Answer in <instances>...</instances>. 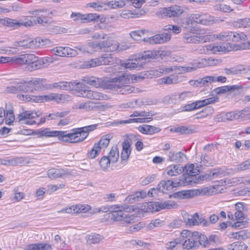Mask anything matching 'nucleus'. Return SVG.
<instances>
[{
    "label": "nucleus",
    "mask_w": 250,
    "mask_h": 250,
    "mask_svg": "<svg viewBox=\"0 0 250 250\" xmlns=\"http://www.w3.org/2000/svg\"><path fill=\"white\" fill-rule=\"evenodd\" d=\"M97 124L92 125L72 130L71 133L66 131H51L50 128H40L35 130L34 134L39 138L58 137L59 140L65 142L77 143L83 141L88 135L89 132L95 130Z\"/></svg>",
    "instance_id": "f257e3e1"
},
{
    "label": "nucleus",
    "mask_w": 250,
    "mask_h": 250,
    "mask_svg": "<svg viewBox=\"0 0 250 250\" xmlns=\"http://www.w3.org/2000/svg\"><path fill=\"white\" fill-rule=\"evenodd\" d=\"M16 63L18 64H27L28 70L32 71L44 67L45 61L47 59H40L32 54H21L16 60Z\"/></svg>",
    "instance_id": "f03ea898"
},
{
    "label": "nucleus",
    "mask_w": 250,
    "mask_h": 250,
    "mask_svg": "<svg viewBox=\"0 0 250 250\" xmlns=\"http://www.w3.org/2000/svg\"><path fill=\"white\" fill-rule=\"evenodd\" d=\"M202 29L196 24L188 26V43H202L212 42L215 39L214 35H200Z\"/></svg>",
    "instance_id": "7ed1b4c3"
},
{
    "label": "nucleus",
    "mask_w": 250,
    "mask_h": 250,
    "mask_svg": "<svg viewBox=\"0 0 250 250\" xmlns=\"http://www.w3.org/2000/svg\"><path fill=\"white\" fill-rule=\"evenodd\" d=\"M217 20L213 16L208 14H192L188 17V26H193L194 23L204 25H210L214 23Z\"/></svg>",
    "instance_id": "20e7f679"
},
{
    "label": "nucleus",
    "mask_w": 250,
    "mask_h": 250,
    "mask_svg": "<svg viewBox=\"0 0 250 250\" xmlns=\"http://www.w3.org/2000/svg\"><path fill=\"white\" fill-rule=\"evenodd\" d=\"M35 21L27 20L23 21L21 20L17 21L9 18H0V24L4 26L12 28L13 29H16L21 26L29 27L32 26L35 23Z\"/></svg>",
    "instance_id": "39448f33"
},
{
    "label": "nucleus",
    "mask_w": 250,
    "mask_h": 250,
    "mask_svg": "<svg viewBox=\"0 0 250 250\" xmlns=\"http://www.w3.org/2000/svg\"><path fill=\"white\" fill-rule=\"evenodd\" d=\"M143 63H141L139 60L136 59L134 62H128L126 63H122L121 64L114 65L112 66L108 67L106 68V72L115 74L120 72L122 67L130 70H140L143 67Z\"/></svg>",
    "instance_id": "423d86ee"
},
{
    "label": "nucleus",
    "mask_w": 250,
    "mask_h": 250,
    "mask_svg": "<svg viewBox=\"0 0 250 250\" xmlns=\"http://www.w3.org/2000/svg\"><path fill=\"white\" fill-rule=\"evenodd\" d=\"M41 114L31 110H26L18 114L16 118L15 122L21 124L34 125L36 124L35 118L40 117Z\"/></svg>",
    "instance_id": "0eeeda50"
},
{
    "label": "nucleus",
    "mask_w": 250,
    "mask_h": 250,
    "mask_svg": "<svg viewBox=\"0 0 250 250\" xmlns=\"http://www.w3.org/2000/svg\"><path fill=\"white\" fill-rule=\"evenodd\" d=\"M188 164H186L184 167L182 166L180 164L173 165L168 166L166 169V171L167 173L170 176H176L184 172L181 179L185 181V183H187V179L188 178Z\"/></svg>",
    "instance_id": "6e6552de"
},
{
    "label": "nucleus",
    "mask_w": 250,
    "mask_h": 250,
    "mask_svg": "<svg viewBox=\"0 0 250 250\" xmlns=\"http://www.w3.org/2000/svg\"><path fill=\"white\" fill-rule=\"evenodd\" d=\"M143 209L146 212H154L158 211L163 209H170L172 207V205L167 202L164 203L159 202H146L142 206Z\"/></svg>",
    "instance_id": "1a4fd4ad"
},
{
    "label": "nucleus",
    "mask_w": 250,
    "mask_h": 250,
    "mask_svg": "<svg viewBox=\"0 0 250 250\" xmlns=\"http://www.w3.org/2000/svg\"><path fill=\"white\" fill-rule=\"evenodd\" d=\"M186 184L182 179H179L178 181H173L172 180H162L158 185V188L159 191L163 193H167L173 189L174 188L181 186H185Z\"/></svg>",
    "instance_id": "9d476101"
},
{
    "label": "nucleus",
    "mask_w": 250,
    "mask_h": 250,
    "mask_svg": "<svg viewBox=\"0 0 250 250\" xmlns=\"http://www.w3.org/2000/svg\"><path fill=\"white\" fill-rule=\"evenodd\" d=\"M114 61V59L109 55L88 61L85 62V66L87 67H94L101 65H111Z\"/></svg>",
    "instance_id": "9b49d317"
},
{
    "label": "nucleus",
    "mask_w": 250,
    "mask_h": 250,
    "mask_svg": "<svg viewBox=\"0 0 250 250\" xmlns=\"http://www.w3.org/2000/svg\"><path fill=\"white\" fill-rule=\"evenodd\" d=\"M106 88L121 94H128L135 92L137 88L128 85H120L113 83L107 84Z\"/></svg>",
    "instance_id": "f8f14e48"
},
{
    "label": "nucleus",
    "mask_w": 250,
    "mask_h": 250,
    "mask_svg": "<svg viewBox=\"0 0 250 250\" xmlns=\"http://www.w3.org/2000/svg\"><path fill=\"white\" fill-rule=\"evenodd\" d=\"M197 168H194V165L193 164L188 165V187H193L196 185L201 183V178H200L199 169Z\"/></svg>",
    "instance_id": "ddd939ff"
},
{
    "label": "nucleus",
    "mask_w": 250,
    "mask_h": 250,
    "mask_svg": "<svg viewBox=\"0 0 250 250\" xmlns=\"http://www.w3.org/2000/svg\"><path fill=\"white\" fill-rule=\"evenodd\" d=\"M39 39H34L25 37L19 41L15 42L13 45L16 47H21L24 49L33 48L39 46Z\"/></svg>",
    "instance_id": "4468645a"
},
{
    "label": "nucleus",
    "mask_w": 250,
    "mask_h": 250,
    "mask_svg": "<svg viewBox=\"0 0 250 250\" xmlns=\"http://www.w3.org/2000/svg\"><path fill=\"white\" fill-rule=\"evenodd\" d=\"M103 40V41H100L101 50L105 52H114L118 49L119 43L113 40L111 37H105V39Z\"/></svg>",
    "instance_id": "2eb2a0df"
},
{
    "label": "nucleus",
    "mask_w": 250,
    "mask_h": 250,
    "mask_svg": "<svg viewBox=\"0 0 250 250\" xmlns=\"http://www.w3.org/2000/svg\"><path fill=\"white\" fill-rule=\"evenodd\" d=\"M171 36L167 33L157 34L150 38H144L143 41L146 43L151 44H161L168 41Z\"/></svg>",
    "instance_id": "dca6fc26"
},
{
    "label": "nucleus",
    "mask_w": 250,
    "mask_h": 250,
    "mask_svg": "<svg viewBox=\"0 0 250 250\" xmlns=\"http://www.w3.org/2000/svg\"><path fill=\"white\" fill-rule=\"evenodd\" d=\"M184 10L178 5H173L168 7L162 8L160 11L163 17H172L181 15Z\"/></svg>",
    "instance_id": "f3484780"
},
{
    "label": "nucleus",
    "mask_w": 250,
    "mask_h": 250,
    "mask_svg": "<svg viewBox=\"0 0 250 250\" xmlns=\"http://www.w3.org/2000/svg\"><path fill=\"white\" fill-rule=\"evenodd\" d=\"M19 99L25 101L29 102L31 101H35V102H42L43 101H53L54 97L53 96V93H51L47 95L34 96H31L28 94L24 95L21 94L18 96Z\"/></svg>",
    "instance_id": "a211bd4d"
},
{
    "label": "nucleus",
    "mask_w": 250,
    "mask_h": 250,
    "mask_svg": "<svg viewBox=\"0 0 250 250\" xmlns=\"http://www.w3.org/2000/svg\"><path fill=\"white\" fill-rule=\"evenodd\" d=\"M219 98L216 97L207 98L203 100L197 101L191 104H188V112H190L196 109L201 108L208 104H211L218 102Z\"/></svg>",
    "instance_id": "6ab92c4d"
},
{
    "label": "nucleus",
    "mask_w": 250,
    "mask_h": 250,
    "mask_svg": "<svg viewBox=\"0 0 250 250\" xmlns=\"http://www.w3.org/2000/svg\"><path fill=\"white\" fill-rule=\"evenodd\" d=\"M242 88L243 87L239 85H225L215 88L213 92L216 95H220L230 91L234 92V94L236 95L239 94V90Z\"/></svg>",
    "instance_id": "aec40b11"
},
{
    "label": "nucleus",
    "mask_w": 250,
    "mask_h": 250,
    "mask_svg": "<svg viewBox=\"0 0 250 250\" xmlns=\"http://www.w3.org/2000/svg\"><path fill=\"white\" fill-rule=\"evenodd\" d=\"M194 62H190L189 64L191 66L188 65V71H192L196 70L197 68H203L208 66L213 65L214 60L212 59H201L197 61H193Z\"/></svg>",
    "instance_id": "412c9836"
},
{
    "label": "nucleus",
    "mask_w": 250,
    "mask_h": 250,
    "mask_svg": "<svg viewBox=\"0 0 250 250\" xmlns=\"http://www.w3.org/2000/svg\"><path fill=\"white\" fill-rule=\"evenodd\" d=\"M6 90L9 93H15L17 91L28 92H32V88L30 87V85H28V83L21 82L17 83L15 85L8 86Z\"/></svg>",
    "instance_id": "4be33fe9"
},
{
    "label": "nucleus",
    "mask_w": 250,
    "mask_h": 250,
    "mask_svg": "<svg viewBox=\"0 0 250 250\" xmlns=\"http://www.w3.org/2000/svg\"><path fill=\"white\" fill-rule=\"evenodd\" d=\"M46 80L45 79L42 78H33L29 82H25L24 81V83H28V85H30V87L32 88V91H33V88L35 90H44L46 89V87H48L47 84H44V83L45 82Z\"/></svg>",
    "instance_id": "5701e85b"
},
{
    "label": "nucleus",
    "mask_w": 250,
    "mask_h": 250,
    "mask_svg": "<svg viewBox=\"0 0 250 250\" xmlns=\"http://www.w3.org/2000/svg\"><path fill=\"white\" fill-rule=\"evenodd\" d=\"M81 97L91 100H103L105 99L106 95L96 91L90 90L87 87L85 91H83L82 93Z\"/></svg>",
    "instance_id": "b1692460"
},
{
    "label": "nucleus",
    "mask_w": 250,
    "mask_h": 250,
    "mask_svg": "<svg viewBox=\"0 0 250 250\" xmlns=\"http://www.w3.org/2000/svg\"><path fill=\"white\" fill-rule=\"evenodd\" d=\"M108 216L109 218L114 221L123 220L126 223H131L129 219L130 217H128L123 211V209H120L118 211H113V213H108Z\"/></svg>",
    "instance_id": "393cba45"
},
{
    "label": "nucleus",
    "mask_w": 250,
    "mask_h": 250,
    "mask_svg": "<svg viewBox=\"0 0 250 250\" xmlns=\"http://www.w3.org/2000/svg\"><path fill=\"white\" fill-rule=\"evenodd\" d=\"M199 232L194 231L190 232L188 230V249H195L200 246V242L198 241Z\"/></svg>",
    "instance_id": "a878e982"
},
{
    "label": "nucleus",
    "mask_w": 250,
    "mask_h": 250,
    "mask_svg": "<svg viewBox=\"0 0 250 250\" xmlns=\"http://www.w3.org/2000/svg\"><path fill=\"white\" fill-rule=\"evenodd\" d=\"M146 197V193L144 191H137L134 193L128 195L125 199V202L127 203H134L138 202Z\"/></svg>",
    "instance_id": "bb28decb"
},
{
    "label": "nucleus",
    "mask_w": 250,
    "mask_h": 250,
    "mask_svg": "<svg viewBox=\"0 0 250 250\" xmlns=\"http://www.w3.org/2000/svg\"><path fill=\"white\" fill-rule=\"evenodd\" d=\"M203 223L204 226H208L209 223L202 216H200L198 213H195L191 216V218H188V226L198 225Z\"/></svg>",
    "instance_id": "cd10ccee"
},
{
    "label": "nucleus",
    "mask_w": 250,
    "mask_h": 250,
    "mask_svg": "<svg viewBox=\"0 0 250 250\" xmlns=\"http://www.w3.org/2000/svg\"><path fill=\"white\" fill-rule=\"evenodd\" d=\"M88 7H92L97 11H102L108 9L107 0H96L87 4Z\"/></svg>",
    "instance_id": "c85d7f7f"
},
{
    "label": "nucleus",
    "mask_w": 250,
    "mask_h": 250,
    "mask_svg": "<svg viewBox=\"0 0 250 250\" xmlns=\"http://www.w3.org/2000/svg\"><path fill=\"white\" fill-rule=\"evenodd\" d=\"M211 190L210 187L202 188L198 189H188V198H192L198 195H205L210 193Z\"/></svg>",
    "instance_id": "c756f323"
},
{
    "label": "nucleus",
    "mask_w": 250,
    "mask_h": 250,
    "mask_svg": "<svg viewBox=\"0 0 250 250\" xmlns=\"http://www.w3.org/2000/svg\"><path fill=\"white\" fill-rule=\"evenodd\" d=\"M156 55V52L154 50L145 51L139 55L138 60H139V61H140L141 63H143V65L146 62L149 61L150 59L155 58Z\"/></svg>",
    "instance_id": "7c9ffc66"
},
{
    "label": "nucleus",
    "mask_w": 250,
    "mask_h": 250,
    "mask_svg": "<svg viewBox=\"0 0 250 250\" xmlns=\"http://www.w3.org/2000/svg\"><path fill=\"white\" fill-rule=\"evenodd\" d=\"M48 87L46 89H52V88H59L62 90H69L73 88L70 83L66 82H60L58 83H54L52 84H47Z\"/></svg>",
    "instance_id": "2f4dec72"
},
{
    "label": "nucleus",
    "mask_w": 250,
    "mask_h": 250,
    "mask_svg": "<svg viewBox=\"0 0 250 250\" xmlns=\"http://www.w3.org/2000/svg\"><path fill=\"white\" fill-rule=\"evenodd\" d=\"M179 82L178 75L173 74L169 76L164 77L158 80L160 84H173L178 83Z\"/></svg>",
    "instance_id": "473e14b6"
},
{
    "label": "nucleus",
    "mask_w": 250,
    "mask_h": 250,
    "mask_svg": "<svg viewBox=\"0 0 250 250\" xmlns=\"http://www.w3.org/2000/svg\"><path fill=\"white\" fill-rule=\"evenodd\" d=\"M66 174L67 172L62 169L51 168L47 171L48 177L52 179L62 177Z\"/></svg>",
    "instance_id": "72a5a7b5"
},
{
    "label": "nucleus",
    "mask_w": 250,
    "mask_h": 250,
    "mask_svg": "<svg viewBox=\"0 0 250 250\" xmlns=\"http://www.w3.org/2000/svg\"><path fill=\"white\" fill-rule=\"evenodd\" d=\"M83 81L85 83L96 88L102 87L104 86V82L101 79L94 77H84Z\"/></svg>",
    "instance_id": "f704fd0d"
},
{
    "label": "nucleus",
    "mask_w": 250,
    "mask_h": 250,
    "mask_svg": "<svg viewBox=\"0 0 250 250\" xmlns=\"http://www.w3.org/2000/svg\"><path fill=\"white\" fill-rule=\"evenodd\" d=\"M186 240H181L180 238H177L174 241L168 242L165 245L166 249L167 250H172L177 245H182L184 249H188V244H186Z\"/></svg>",
    "instance_id": "c9c22d12"
},
{
    "label": "nucleus",
    "mask_w": 250,
    "mask_h": 250,
    "mask_svg": "<svg viewBox=\"0 0 250 250\" xmlns=\"http://www.w3.org/2000/svg\"><path fill=\"white\" fill-rule=\"evenodd\" d=\"M249 109V107H247L241 111L228 112L226 115V118L229 120L238 119L240 117H243L244 116V115H243L244 112H246L248 111Z\"/></svg>",
    "instance_id": "e433bc0d"
},
{
    "label": "nucleus",
    "mask_w": 250,
    "mask_h": 250,
    "mask_svg": "<svg viewBox=\"0 0 250 250\" xmlns=\"http://www.w3.org/2000/svg\"><path fill=\"white\" fill-rule=\"evenodd\" d=\"M103 239L104 237L102 235L91 233L87 236V242L89 244H96L99 243Z\"/></svg>",
    "instance_id": "4c0bfd02"
},
{
    "label": "nucleus",
    "mask_w": 250,
    "mask_h": 250,
    "mask_svg": "<svg viewBox=\"0 0 250 250\" xmlns=\"http://www.w3.org/2000/svg\"><path fill=\"white\" fill-rule=\"evenodd\" d=\"M73 88L70 90H75L78 93V96L81 97L82 93L85 91L87 86L81 83H70Z\"/></svg>",
    "instance_id": "58836bf2"
},
{
    "label": "nucleus",
    "mask_w": 250,
    "mask_h": 250,
    "mask_svg": "<svg viewBox=\"0 0 250 250\" xmlns=\"http://www.w3.org/2000/svg\"><path fill=\"white\" fill-rule=\"evenodd\" d=\"M247 39V35L243 32H230V41L234 42H238L242 40H245Z\"/></svg>",
    "instance_id": "ea45409f"
},
{
    "label": "nucleus",
    "mask_w": 250,
    "mask_h": 250,
    "mask_svg": "<svg viewBox=\"0 0 250 250\" xmlns=\"http://www.w3.org/2000/svg\"><path fill=\"white\" fill-rule=\"evenodd\" d=\"M224 45V43L219 45L210 44L208 45V47L210 49V53L215 54L217 52H225L227 51V48Z\"/></svg>",
    "instance_id": "a19ab883"
},
{
    "label": "nucleus",
    "mask_w": 250,
    "mask_h": 250,
    "mask_svg": "<svg viewBox=\"0 0 250 250\" xmlns=\"http://www.w3.org/2000/svg\"><path fill=\"white\" fill-rule=\"evenodd\" d=\"M169 160L170 161H174L176 162H180L183 160V157L186 156L182 152H177L174 153L172 152H170L169 153Z\"/></svg>",
    "instance_id": "79ce46f5"
},
{
    "label": "nucleus",
    "mask_w": 250,
    "mask_h": 250,
    "mask_svg": "<svg viewBox=\"0 0 250 250\" xmlns=\"http://www.w3.org/2000/svg\"><path fill=\"white\" fill-rule=\"evenodd\" d=\"M108 9L121 8L125 5V2L123 0L118 1H108Z\"/></svg>",
    "instance_id": "37998d69"
},
{
    "label": "nucleus",
    "mask_w": 250,
    "mask_h": 250,
    "mask_svg": "<svg viewBox=\"0 0 250 250\" xmlns=\"http://www.w3.org/2000/svg\"><path fill=\"white\" fill-rule=\"evenodd\" d=\"M119 154L118 148L116 146L112 147L109 153L108 158L111 159L112 163H115L117 162Z\"/></svg>",
    "instance_id": "c03bdc74"
},
{
    "label": "nucleus",
    "mask_w": 250,
    "mask_h": 250,
    "mask_svg": "<svg viewBox=\"0 0 250 250\" xmlns=\"http://www.w3.org/2000/svg\"><path fill=\"white\" fill-rule=\"evenodd\" d=\"M235 26L239 28H250V18H244L238 20L235 22Z\"/></svg>",
    "instance_id": "a18cd8bd"
},
{
    "label": "nucleus",
    "mask_w": 250,
    "mask_h": 250,
    "mask_svg": "<svg viewBox=\"0 0 250 250\" xmlns=\"http://www.w3.org/2000/svg\"><path fill=\"white\" fill-rule=\"evenodd\" d=\"M101 150V146H98V144H94L93 147L87 153V156L89 158L94 159L99 154Z\"/></svg>",
    "instance_id": "49530a36"
},
{
    "label": "nucleus",
    "mask_w": 250,
    "mask_h": 250,
    "mask_svg": "<svg viewBox=\"0 0 250 250\" xmlns=\"http://www.w3.org/2000/svg\"><path fill=\"white\" fill-rule=\"evenodd\" d=\"M110 163H111V159L108 156H104L101 159L99 165L102 169L105 170L110 166Z\"/></svg>",
    "instance_id": "de8ad7c7"
},
{
    "label": "nucleus",
    "mask_w": 250,
    "mask_h": 250,
    "mask_svg": "<svg viewBox=\"0 0 250 250\" xmlns=\"http://www.w3.org/2000/svg\"><path fill=\"white\" fill-rule=\"evenodd\" d=\"M110 140V135L107 134L103 136L101 138L99 142L98 143H96L95 144H98V146H100L101 149L102 148V147H106L109 143Z\"/></svg>",
    "instance_id": "09e8293b"
},
{
    "label": "nucleus",
    "mask_w": 250,
    "mask_h": 250,
    "mask_svg": "<svg viewBox=\"0 0 250 250\" xmlns=\"http://www.w3.org/2000/svg\"><path fill=\"white\" fill-rule=\"evenodd\" d=\"M4 115L5 116L6 123L10 125L14 121H15L16 118L15 117L13 110L12 109H9L6 110V114Z\"/></svg>",
    "instance_id": "8fccbe9b"
},
{
    "label": "nucleus",
    "mask_w": 250,
    "mask_h": 250,
    "mask_svg": "<svg viewBox=\"0 0 250 250\" xmlns=\"http://www.w3.org/2000/svg\"><path fill=\"white\" fill-rule=\"evenodd\" d=\"M146 32L145 30H138L131 32L129 35L131 38L136 41L140 40V38L143 36Z\"/></svg>",
    "instance_id": "3c124183"
},
{
    "label": "nucleus",
    "mask_w": 250,
    "mask_h": 250,
    "mask_svg": "<svg viewBox=\"0 0 250 250\" xmlns=\"http://www.w3.org/2000/svg\"><path fill=\"white\" fill-rule=\"evenodd\" d=\"M244 68H240V67H231L230 68H225V73L227 75L233 74L236 75L240 73L241 71L244 70Z\"/></svg>",
    "instance_id": "603ef678"
},
{
    "label": "nucleus",
    "mask_w": 250,
    "mask_h": 250,
    "mask_svg": "<svg viewBox=\"0 0 250 250\" xmlns=\"http://www.w3.org/2000/svg\"><path fill=\"white\" fill-rule=\"evenodd\" d=\"M163 225V221L159 219L152 220L148 225L147 226L148 229H151L155 227H160Z\"/></svg>",
    "instance_id": "864d4df0"
},
{
    "label": "nucleus",
    "mask_w": 250,
    "mask_h": 250,
    "mask_svg": "<svg viewBox=\"0 0 250 250\" xmlns=\"http://www.w3.org/2000/svg\"><path fill=\"white\" fill-rule=\"evenodd\" d=\"M23 162V159L22 157H15L13 159L8 160L7 166H17Z\"/></svg>",
    "instance_id": "5fc2aeb1"
},
{
    "label": "nucleus",
    "mask_w": 250,
    "mask_h": 250,
    "mask_svg": "<svg viewBox=\"0 0 250 250\" xmlns=\"http://www.w3.org/2000/svg\"><path fill=\"white\" fill-rule=\"evenodd\" d=\"M198 241L200 242V246L204 248L208 247L210 245L208 237L204 235L199 234Z\"/></svg>",
    "instance_id": "6e6d98bb"
},
{
    "label": "nucleus",
    "mask_w": 250,
    "mask_h": 250,
    "mask_svg": "<svg viewBox=\"0 0 250 250\" xmlns=\"http://www.w3.org/2000/svg\"><path fill=\"white\" fill-rule=\"evenodd\" d=\"M78 210H77V207L73 205L68 208H63L62 209L58 211V212L75 214L78 213Z\"/></svg>",
    "instance_id": "4d7b16f0"
},
{
    "label": "nucleus",
    "mask_w": 250,
    "mask_h": 250,
    "mask_svg": "<svg viewBox=\"0 0 250 250\" xmlns=\"http://www.w3.org/2000/svg\"><path fill=\"white\" fill-rule=\"evenodd\" d=\"M137 118L129 119L125 120L115 121L111 123V125H118L130 124L132 123H137Z\"/></svg>",
    "instance_id": "13d9d810"
},
{
    "label": "nucleus",
    "mask_w": 250,
    "mask_h": 250,
    "mask_svg": "<svg viewBox=\"0 0 250 250\" xmlns=\"http://www.w3.org/2000/svg\"><path fill=\"white\" fill-rule=\"evenodd\" d=\"M199 83L200 84V87L208 83H213V81L214 80V77L212 76H208L202 78H199Z\"/></svg>",
    "instance_id": "bf43d9fd"
},
{
    "label": "nucleus",
    "mask_w": 250,
    "mask_h": 250,
    "mask_svg": "<svg viewBox=\"0 0 250 250\" xmlns=\"http://www.w3.org/2000/svg\"><path fill=\"white\" fill-rule=\"evenodd\" d=\"M229 182H228L229 184H231V186L236 185L237 184H239L241 183H244L246 181L250 182V181H247L245 178H238V177H233L229 180Z\"/></svg>",
    "instance_id": "052dcab7"
},
{
    "label": "nucleus",
    "mask_w": 250,
    "mask_h": 250,
    "mask_svg": "<svg viewBox=\"0 0 250 250\" xmlns=\"http://www.w3.org/2000/svg\"><path fill=\"white\" fill-rule=\"evenodd\" d=\"M164 29L165 30H172L175 34H178L181 31V29L179 26L171 24L165 26Z\"/></svg>",
    "instance_id": "680f3d73"
},
{
    "label": "nucleus",
    "mask_w": 250,
    "mask_h": 250,
    "mask_svg": "<svg viewBox=\"0 0 250 250\" xmlns=\"http://www.w3.org/2000/svg\"><path fill=\"white\" fill-rule=\"evenodd\" d=\"M176 69V67L162 66L159 68V72L162 74H167Z\"/></svg>",
    "instance_id": "e2e57ef3"
},
{
    "label": "nucleus",
    "mask_w": 250,
    "mask_h": 250,
    "mask_svg": "<svg viewBox=\"0 0 250 250\" xmlns=\"http://www.w3.org/2000/svg\"><path fill=\"white\" fill-rule=\"evenodd\" d=\"M230 31L224 32L216 35V38L223 41H230Z\"/></svg>",
    "instance_id": "0e129e2a"
},
{
    "label": "nucleus",
    "mask_w": 250,
    "mask_h": 250,
    "mask_svg": "<svg viewBox=\"0 0 250 250\" xmlns=\"http://www.w3.org/2000/svg\"><path fill=\"white\" fill-rule=\"evenodd\" d=\"M76 206L77 207V210H78L77 213L81 212H86L91 209L90 206L88 205H77Z\"/></svg>",
    "instance_id": "69168bd1"
},
{
    "label": "nucleus",
    "mask_w": 250,
    "mask_h": 250,
    "mask_svg": "<svg viewBox=\"0 0 250 250\" xmlns=\"http://www.w3.org/2000/svg\"><path fill=\"white\" fill-rule=\"evenodd\" d=\"M233 250H246L247 246L243 242H235Z\"/></svg>",
    "instance_id": "338daca9"
},
{
    "label": "nucleus",
    "mask_w": 250,
    "mask_h": 250,
    "mask_svg": "<svg viewBox=\"0 0 250 250\" xmlns=\"http://www.w3.org/2000/svg\"><path fill=\"white\" fill-rule=\"evenodd\" d=\"M237 169L239 170H245L250 169V160L246 161L239 165Z\"/></svg>",
    "instance_id": "774afa93"
}]
</instances>
